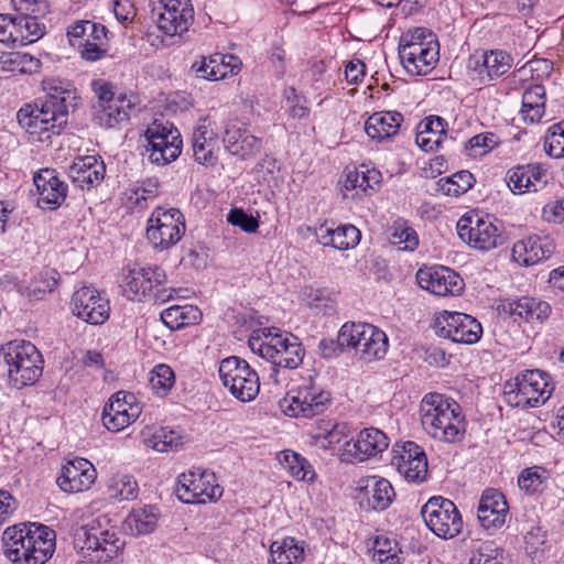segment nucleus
Masks as SVG:
<instances>
[{"mask_svg": "<svg viewBox=\"0 0 564 564\" xmlns=\"http://www.w3.org/2000/svg\"><path fill=\"white\" fill-rule=\"evenodd\" d=\"M14 46H24L40 40L45 33V25L37 18L13 15Z\"/></svg>", "mask_w": 564, "mask_h": 564, "instance_id": "nucleus-45", "label": "nucleus"}, {"mask_svg": "<svg viewBox=\"0 0 564 564\" xmlns=\"http://www.w3.org/2000/svg\"><path fill=\"white\" fill-rule=\"evenodd\" d=\"M270 554L274 564H294L302 557L303 549L295 543L294 539L289 538L281 542H273Z\"/></svg>", "mask_w": 564, "mask_h": 564, "instance_id": "nucleus-52", "label": "nucleus"}, {"mask_svg": "<svg viewBox=\"0 0 564 564\" xmlns=\"http://www.w3.org/2000/svg\"><path fill=\"white\" fill-rule=\"evenodd\" d=\"M11 384L18 389L34 383L42 373L41 356L30 341H10L2 347Z\"/></svg>", "mask_w": 564, "mask_h": 564, "instance_id": "nucleus-7", "label": "nucleus"}, {"mask_svg": "<svg viewBox=\"0 0 564 564\" xmlns=\"http://www.w3.org/2000/svg\"><path fill=\"white\" fill-rule=\"evenodd\" d=\"M402 122L403 115L398 111H379L367 119L365 131L372 140L381 142L397 135Z\"/></svg>", "mask_w": 564, "mask_h": 564, "instance_id": "nucleus-36", "label": "nucleus"}, {"mask_svg": "<svg viewBox=\"0 0 564 564\" xmlns=\"http://www.w3.org/2000/svg\"><path fill=\"white\" fill-rule=\"evenodd\" d=\"M133 107L134 102L131 98L120 94L111 102L96 110V121L101 127L115 128L129 120Z\"/></svg>", "mask_w": 564, "mask_h": 564, "instance_id": "nucleus-38", "label": "nucleus"}, {"mask_svg": "<svg viewBox=\"0 0 564 564\" xmlns=\"http://www.w3.org/2000/svg\"><path fill=\"white\" fill-rule=\"evenodd\" d=\"M315 235L317 241L324 247L329 246L340 251L354 249L361 238L360 230L350 224L339 225L336 228L323 224L316 229Z\"/></svg>", "mask_w": 564, "mask_h": 564, "instance_id": "nucleus-33", "label": "nucleus"}, {"mask_svg": "<svg viewBox=\"0 0 564 564\" xmlns=\"http://www.w3.org/2000/svg\"><path fill=\"white\" fill-rule=\"evenodd\" d=\"M55 532L42 524L9 527L2 535L4 556L14 564H44L55 551Z\"/></svg>", "mask_w": 564, "mask_h": 564, "instance_id": "nucleus-1", "label": "nucleus"}, {"mask_svg": "<svg viewBox=\"0 0 564 564\" xmlns=\"http://www.w3.org/2000/svg\"><path fill=\"white\" fill-rule=\"evenodd\" d=\"M332 403V394L312 380L290 391L281 400L282 411L291 417H312L326 411Z\"/></svg>", "mask_w": 564, "mask_h": 564, "instance_id": "nucleus-11", "label": "nucleus"}, {"mask_svg": "<svg viewBox=\"0 0 564 564\" xmlns=\"http://www.w3.org/2000/svg\"><path fill=\"white\" fill-rule=\"evenodd\" d=\"M373 557L381 564L398 563V544L384 536H377L373 543Z\"/></svg>", "mask_w": 564, "mask_h": 564, "instance_id": "nucleus-56", "label": "nucleus"}, {"mask_svg": "<svg viewBox=\"0 0 564 564\" xmlns=\"http://www.w3.org/2000/svg\"><path fill=\"white\" fill-rule=\"evenodd\" d=\"M546 184V171L539 164L519 165L507 174V185L513 193L538 192Z\"/></svg>", "mask_w": 564, "mask_h": 564, "instance_id": "nucleus-30", "label": "nucleus"}, {"mask_svg": "<svg viewBox=\"0 0 564 564\" xmlns=\"http://www.w3.org/2000/svg\"><path fill=\"white\" fill-rule=\"evenodd\" d=\"M389 231L391 243L399 250L413 251L419 246L416 231L402 218L394 220Z\"/></svg>", "mask_w": 564, "mask_h": 564, "instance_id": "nucleus-48", "label": "nucleus"}, {"mask_svg": "<svg viewBox=\"0 0 564 564\" xmlns=\"http://www.w3.org/2000/svg\"><path fill=\"white\" fill-rule=\"evenodd\" d=\"M142 436L148 447L160 453L177 449L181 445L180 435L175 431L166 427H159L154 431L147 427L142 431Z\"/></svg>", "mask_w": 564, "mask_h": 564, "instance_id": "nucleus-46", "label": "nucleus"}, {"mask_svg": "<svg viewBox=\"0 0 564 564\" xmlns=\"http://www.w3.org/2000/svg\"><path fill=\"white\" fill-rule=\"evenodd\" d=\"M166 282L165 271L158 265L128 269L121 288L123 295L131 301H142L151 296L154 288Z\"/></svg>", "mask_w": 564, "mask_h": 564, "instance_id": "nucleus-19", "label": "nucleus"}, {"mask_svg": "<svg viewBox=\"0 0 564 564\" xmlns=\"http://www.w3.org/2000/svg\"><path fill=\"white\" fill-rule=\"evenodd\" d=\"M219 377L224 387L241 402H250L259 394V375L237 356L227 357L220 362Z\"/></svg>", "mask_w": 564, "mask_h": 564, "instance_id": "nucleus-10", "label": "nucleus"}, {"mask_svg": "<svg viewBox=\"0 0 564 564\" xmlns=\"http://www.w3.org/2000/svg\"><path fill=\"white\" fill-rule=\"evenodd\" d=\"M108 492L118 501H128L138 497L139 488L132 476L117 475L110 479Z\"/></svg>", "mask_w": 564, "mask_h": 564, "instance_id": "nucleus-53", "label": "nucleus"}, {"mask_svg": "<svg viewBox=\"0 0 564 564\" xmlns=\"http://www.w3.org/2000/svg\"><path fill=\"white\" fill-rule=\"evenodd\" d=\"M15 15L37 18L47 12V4L44 0H12Z\"/></svg>", "mask_w": 564, "mask_h": 564, "instance_id": "nucleus-59", "label": "nucleus"}, {"mask_svg": "<svg viewBox=\"0 0 564 564\" xmlns=\"http://www.w3.org/2000/svg\"><path fill=\"white\" fill-rule=\"evenodd\" d=\"M185 232L184 216L177 208H155L147 228V239L154 249L166 250L176 245Z\"/></svg>", "mask_w": 564, "mask_h": 564, "instance_id": "nucleus-13", "label": "nucleus"}, {"mask_svg": "<svg viewBox=\"0 0 564 564\" xmlns=\"http://www.w3.org/2000/svg\"><path fill=\"white\" fill-rule=\"evenodd\" d=\"M508 510L507 500L500 491L486 489L479 501L478 519L485 529H498L505 524Z\"/></svg>", "mask_w": 564, "mask_h": 564, "instance_id": "nucleus-29", "label": "nucleus"}, {"mask_svg": "<svg viewBox=\"0 0 564 564\" xmlns=\"http://www.w3.org/2000/svg\"><path fill=\"white\" fill-rule=\"evenodd\" d=\"M174 383L175 375L170 366L160 364L155 366L151 371L150 384L158 395H166L167 392L173 388Z\"/></svg>", "mask_w": 564, "mask_h": 564, "instance_id": "nucleus-55", "label": "nucleus"}, {"mask_svg": "<svg viewBox=\"0 0 564 564\" xmlns=\"http://www.w3.org/2000/svg\"><path fill=\"white\" fill-rule=\"evenodd\" d=\"M202 312L193 305H173L161 313V321L172 330L197 324Z\"/></svg>", "mask_w": 564, "mask_h": 564, "instance_id": "nucleus-43", "label": "nucleus"}, {"mask_svg": "<svg viewBox=\"0 0 564 564\" xmlns=\"http://www.w3.org/2000/svg\"><path fill=\"white\" fill-rule=\"evenodd\" d=\"M545 88L535 84L528 87L522 95L520 115L523 121L538 123L545 112Z\"/></svg>", "mask_w": 564, "mask_h": 564, "instance_id": "nucleus-40", "label": "nucleus"}, {"mask_svg": "<svg viewBox=\"0 0 564 564\" xmlns=\"http://www.w3.org/2000/svg\"><path fill=\"white\" fill-rule=\"evenodd\" d=\"M145 152L149 161L155 165H166L175 161L182 152L180 131L170 123L156 120L145 130Z\"/></svg>", "mask_w": 564, "mask_h": 564, "instance_id": "nucleus-12", "label": "nucleus"}, {"mask_svg": "<svg viewBox=\"0 0 564 564\" xmlns=\"http://www.w3.org/2000/svg\"><path fill=\"white\" fill-rule=\"evenodd\" d=\"M91 87L95 95L98 98V104L96 106L97 110L105 107V105H108L109 102H111V100L116 99L117 97L112 91L111 84L102 79L94 80L91 83Z\"/></svg>", "mask_w": 564, "mask_h": 564, "instance_id": "nucleus-63", "label": "nucleus"}, {"mask_svg": "<svg viewBox=\"0 0 564 564\" xmlns=\"http://www.w3.org/2000/svg\"><path fill=\"white\" fill-rule=\"evenodd\" d=\"M447 122L438 116H430L417 126L415 143L423 151L431 152L438 149L444 141Z\"/></svg>", "mask_w": 564, "mask_h": 564, "instance_id": "nucleus-37", "label": "nucleus"}, {"mask_svg": "<svg viewBox=\"0 0 564 564\" xmlns=\"http://www.w3.org/2000/svg\"><path fill=\"white\" fill-rule=\"evenodd\" d=\"M475 183L474 175L468 171H459L452 176L441 178L438 185L446 195L459 196L473 187Z\"/></svg>", "mask_w": 564, "mask_h": 564, "instance_id": "nucleus-54", "label": "nucleus"}, {"mask_svg": "<svg viewBox=\"0 0 564 564\" xmlns=\"http://www.w3.org/2000/svg\"><path fill=\"white\" fill-rule=\"evenodd\" d=\"M513 58L505 51L496 50L473 55L468 61V67L486 74L489 79L498 78L512 67Z\"/></svg>", "mask_w": 564, "mask_h": 564, "instance_id": "nucleus-35", "label": "nucleus"}, {"mask_svg": "<svg viewBox=\"0 0 564 564\" xmlns=\"http://www.w3.org/2000/svg\"><path fill=\"white\" fill-rule=\"evenodd\" d=\"M553 386L550 376L539 369L525 370L503 384L506 402L513 408H535L551 397Z\"/></svg>", "mask_w": 564, "mask_h": 564, "instance_id": "nucleus-5", "label": "nucleus"}, {"mask_svg": "<svg viewBox=\"0 0 564 564\" xmlns=\"http://www.w3.org/2000/svg\"><path fill=\"white\" fill-rule=\"evenodd\" d=\"M542 218L547 223H564V196L552 200L542 208Z\"/></svg>", "mask_w": 564, "mask_h": 564, "instance_id": "nucleus-62", "label": "nucleus"}, {"mask_svg": "<svg viewBox=\"0 0 564 564\" xmlns=\"http://www.w3.org/2000/svg\"><path fill=\"white\" fill-rule=\"evenodd\" d=\"M196 73L202 77L209 80H219L228 76V72L221 69V64L214 62V55L208 61L204 59L203 63L196 68Z\"/></svg>", "mask_w": 564, "mask_h": 564, "instance_id": "nucleus-61", "label": "nucleus"}, {"mask_svg": "<svg viewBox=\"0 0 564 564\" xmlns=\"http://www.w3.org/2000/svg\"><path fill=\"white\" fill-rule=\"evenodd\" d=\"M18 121L28 133L44 142L52 135H57L67 124L68 111L59 109L54 104L35 102L26 105L18 111Z\"/></svg>", "mask_w": 564, "mask_h": 564, "instance_id": "nucleus-9", "label": "nucleus"}, {"mask_svg": "<svg viewBox=\"0 0 564 564\" xmlns=\"http://www.w3.org/2000/svg\"><path fill=\"white\" fill-rule=\"evenodd\" d=\"M96 477L94 465L86 458L76 457L63 466L56 481L63 491L74 494L88 490Z\"/></svg>", "mask_w": 564, "mask_h": 564, "instance_id": "nucleus-26", "label": "nucleus"}, {"mask_svg": "<svg viewBox=\"0 0 564 564\" xmlns=\"http://www.w3.org/2000/svg\"><path fill=\"white\" fill-rule=\"evenodd\" d=\"M459 238L470 248L489 251L502 243L501 230L488 217L465 215L457 223Z\"/></svg>", "mask_w": 564, "mask_h": 564, "instance_id": "nucleus-17", "label": "nucleus"}, {"mask_svg": "<svg viewBox=\"0 0 564 564\" xmlns=\"http://www.w3.org/2000/svg\"><path fill=\"white\" fill-rule=\"evenodd\" d=\"M248 344L253 354L272 364L274 373L275 367L295 369L303 361L304 348L299 338L274 327L253 330Z\"/></svg>", "mask_w": 564, "mask_h": 564, "instance_id": "nucleus-3", "label": "nucleus"}, {"mask_svg": "<svg viewBox=\"0 0 564 564\" xmlns=\"http://www.w3.org/2000/svg\"><path fill=\"white\" fill-rule=\"evenodd\" d=\"M70 306L76 317L91 325L104 324L110 315L108 299L90 286L76 290L72 296Z\"/></svg>", "mask_w": 564, "mask_h": 564, "instance_id": "nucleus-21", "label": "nucleus"}, {"mask_svg": "<svg viewBox=\"0 0 564 564\" xmlns=\"http://www.w3.org/2000/svg\"><path fill=\"white\" fill-rule=\"evenodd\" d=\"M367 488L370 489L367 498L368 506L376 511L386 510L395 497L392 485L386 478L376 476L369 478Z\"/></svg>", "mask_w": 564, "mask_h": 564, "instance_id": "nucleus-44", "label": "nucleus"}, {"mask_svg": "<svg viewBox=\"0 0 564 564\" xmlns=\"http://www.w3.org/2000/svg\"><path fill=\"white\" fill-rule=\"evenodd\" d=\"M416 280L422 289L438 296L459 295L464 290L463 279L447 267L420 269Z\"/></svg>", "mask_w": 564, "mask_h": 564, "instance_id": "nucleus-23", "label": "nucleus"}, {"mask_svg": "<svg viewBox=\"0 0 564 564\" xmlns=\"http://www.w3.org/2000/svg\"><path fill=\"white\" fill-rule=\"evenodd\" d=\"M435 334L454 343L473 345L482 334L481 324L473 316L459 312L443 311L434 321Z\"/></svg>", "mask_w": 564, "mask_h": 564, "instance_id": "nucleus-16", "label": "nucleus"}, {"mask_svg": "<svg viewBox=\"0 0 564 564\" xmlns=\"http://www.w3.org/2000/svg\"><path fill=\"white\" fill-rule=\"evenodd\" d=\"M158 26L170 36L182 35L194 21L189 0H159Z\"/></svg>", "mask_w": 564, "mask_h": 564, "instance_id": "nucleus-22", "label": "nucleus"}, {"mask_svg": "<svg viewBox=\"0 0 564 564\" xmlns=\"http://www.w3.org/2000/svg\"><path fill=\"white\" fill-rule=\"evenodd\" d=\"M45 91L44 102H52L55 107L69 111L74 107L76 100V91L69 82H65L55 77L45 78L43 82Z\"/></svg>", "mask_w": 564, "mask_h": 564, "instance_id": "nucleus-39", "label": "nucleus"}, {"mask_svg": "<svg viewBox=\"0 0 564 564\" xmlns=\"http://www.w3.org/2000/svg\"><path fill=\"white\" fill-rule=\"evenodd\" d=\"M350 427L345 422L321 420L312 433L314 444L322 449L333 451L350 441Z\"/></svg>", "mask_w": 564, "mask_h": 564, "instance_id": "nucleus-34", "label": "nucleus"}, {"mask_svg": "<svg viewBox=\"0 0 564 564\" xmlns=\"http://www.w3.org/2000/svg\"><path fill=\"white\" fill-rule=\"evenodd\" d=\"M223 142L230 154L241 159L256 155L262 148V140L260 138L249 134L236 122L226 126Z\"/></svg>", "mask_w": 564, "mask_h": 564, "instance_id": "nucleus-32", "label": "nucleus"}, {"mask_svg": "<svg viewBox=\"0 0 564 564\" xmlns=\"http://www.w3.org/2000/svg\"><path fill=\"white\" fill-rule=\"evenodd\" d=\"M388 447L389 438L382 431L367 427L358 433L356 440L346 441V444L339 448V459L347 464L365 462Z\"/></svg>", "mask_w": 564, "mask_h": 564, "instance_id": "nucleus-18", "label": "nucleus"}, {"mask_svg": "<svg viewBox=\"0 0 564 564\" xmlns=\"http://www.w3.org/2000/svg\"><path fill=\"white\" fill-rule=\"evenodd\" d=\"M106 173L105 163L94 155L77 158L68 169L73 183L82 189L99 185Z\"/></svg>", "mask_w": 564, "mask_h": 564, "instance_id": "nucleus-31", "label": "nucleus"}, {"mask_svg": "<svg viewBox=\"0 0 564 564\" xmlns=\"http://www.w3.org/2000/svg\"><path fill=\"white\" fill-rule=\"evenodd\" d=\"M194 160L206 166L217 162L218 133L208 119H200L192 135Z\"/></svg>", "mask_w": 564, "mask_h": 564, "instance_id": "nucleus-27", "label": "nucleus"}, {"mask_svg": "<svg viewBox=\"0 0 564 564\" xmlns=\"http://www.w3.org/2000/svg\"><path fill=\"white\" fill-rule=\"evenodd\" d=\"M74 547L91 561L107 563L119 555L123 549V541L116 530H104L99 523H91L77 528L73 539Z\"/></svg>", "mask_w": 564, "mask_h": 564, "instance_id": "nucleus-8", "label": "nucleus"}, {"mask_svg": "<svg viewBox=\"0 0 564 564\" xmlns=\"http://www.w3.org/2000/svg\"><path fill=\"white\" fill-rule=\"evenodd\" d=\"M391 464L409 481H422L427 474L426 455L414 442H405L400 449H394Z\"/></svg>", "mask_w": 564, "mask_h": 564, "instance_id": "nucleus-24", "label": "nucleus"}, {"mask_svg": "<svg viewBox=\"0 0 564 564\" xmlns=\"http://www.w3.org/2000/svg\"><path fill=\"white\" fill-rule=\"evenodd\" d=\"M337 343L340 347L355 350L365 361L382 359L388 350L387 335L367 323H346L339 329Z\"/></svg>", "mask_w": 564, "mask_h": 564, "instance_id": "nucleus-6", "label": "nucleus"}, {"mask_svg": "<svg viewBox=\"0 0 564 564\" xmlns=\"http://www.w3.org/2000/svg\"><path fill=\"white\" fill-rule=\"evenodd\" d=\"M525 551L532 560H541L546 543V531L540 527H533L524 536Z\"/></svg>", "mask_w": 564, "mask_h": 564, "instance_id": "nucleus-57", "label": "nucleus"}, {"mask_svg": "<svg viewBox=\"0 0 564 564\" xmlns=\"http://www.w3.org/2000/svg\"><path fill=\"white\" fill-rule=\"evenodd\" d=\"M159 193L158 180L149 178L130 185L123 193L126 205L130 210H142L148 207L149 200L154 199Z\"/></svg>", "mask_w": 564, "mask_h": 564, "instance_id": "nucleus-41", "label": "nucleus"}, {"mask_svg": "<svg viewBox=\"0 0 564 564\" xmlns=\"http://www.w3.org/2000/svg\"><path fill=\"white\" fill-rule=\"evenodd\" d=\"M550 480V471L541 466L523 469L518 477L519 488L529 495L542 492Z\"/></svg>", "mask_w": 564, "mask_h": 564, "instance_id": "nucleus-50", "label": "nucleus"}, {"mask_svg": "<svg viewBox=\"0 0 564 564\" xmlns=\"http://www.w3.org/2000/svg\"><path fill=\"white\" fill-rule=\"evenodd\" d=\"M398 50L401 64L410 75H427L438 62L440 45L434 33L426 28L404 32Z\"/></svg>", "mask_w": 564, "mask_h": 564, "instance_id": "nucleus-4", "label": "nucleus"}, {"mask_svg": "<svg viewBox=\"0 0 564 564\" xmlns=\"http://www.w3.org/2000/svg\"><path fill=\"white\" fill-rule=\"evenodd\" d=\"M554 243L547 236H530L512 247V258L521 265L530 267L551 257Z\"/></svg>", "mask_w": 564, "mask_h": 564, "instance_id": "nucleus-28", "label": "nucleus"}, {"mask_svg": "<svg viewBox=\"0 0 564 564\" xmlns=\"http://www.w3.org/2000/svg\"><path fill=\"white\" fill-rule=\"evenodd\" d=\"M421 424L433 438L459 442L465 434V422L460 405L441 393H427L420 403Z\"/></svg>", "mask_w": 564, "mask_h": 564, "instance_id": "nucleus-2", "label": "nucleus"}, {"mask_svg": "<svg viewBox=\"0 0 564 564\" xmlns=\"http://www.w3.org/2000/svg\"><path fill=\"white\" fill-rule=\"evenodd\" d=\"M381 180L380 171L361 165L360 170H352L346 173L344 187L347 191L359 189L365 195H371L379 188Z\"/></svg>", "mask_w": 564, "mask_h": 564, "instance_id": "nucleus-42", "label": "nucleus"}, {"mask_svg": "<svg viewBox=\"0 0 564 564\" xmlns=\"http://www.w3.org/2000/svg\"><path fill=\"white\" fill-rule=\"evenodd\" d=\"M534 304L533 297H521L519 300L509 302L505 310L514 318V321L524 319L531 322L532 305Z\"/></svg>", "mask_w": 564, "mask_h": 564, "instance_id": "nucleus-60", "label": "nucleus"}, {"mask_svg": "<svg viewBox=\"0 0 564 564\" xmlns=\"http://www.w3.org/2000/svg\"><path fill=\"white\" fill-rule=\"evenodd\" d=\"M175 495L184 503H206L219 499L223 488L214 473L189 470L180 475Z\"/></svg>", "mask_w": 564, "mask_h": 564, "instance_id": "nucleus-15", "label": "nucleus"}, {"mask_svg": "<svg viewBox=\"0 0 564 564\" xmlns=\"http://www.w3.org/2000/svg\"><path fill=\"white\" fill-rule=\"evenodd\" d=\"M142 406L134 394L118 391L111 395L102 411L104 426L111 432H120L132 424L141 414Z\"/></svg>", "mask_w": 564, "mask_h": 564, "instance_id": "nucleus-20", "label": "nucleus"}, {"mask_svg": "<svg viewBox=\"0 0 564 564\" xmlns=\"http://www.w3.org/2000/svg\"><path fill=\"white\" fill-rule=\"evenodd\" d=\"M421 514L427 528L438 538L453 539L462 532V516L449 499L441 496L430 498L422 507Z\"/></svg>", "mask_w": 564, "mask_h": 564, "instance_id": "nucleus-14", "label": "nucleus"}, {"mask_svg": "<svg viewBox=\"0 0 564 564\" xmlns=\"http://www.w3.org/2000/svg\"><path fill=\"white\" fill-rule=\"evenodd\" d=\"M106 42L101 41H91L90 39H85V43L82 48V57L88 62H96L102 58L106 55V50L104 48Z\"/></svg>", "mask_w": 564, "mask_h": 564, "instance_id": "nucleus-64", "label": "nucleus"}, {"mask_svg": "<svg viewBox=\"0 0 564 564\" xmlns=\"http://www.w3.org/2000/svg\"><path fill=\"white\" fill-rule=\"evenodd\" d=\"M227 221L248 234H253L259 228L258 218L247 214L241 208H232L227 215Z\"/></svg>", "mask_w": 564, "mask_h": 564, "instance_id": "nucleus-58", "label": "nucleus"}, {"mask_svg": "<svg viewBox=\"0 0 564 564\" xmlns=\"http://www.w3.org/2000/svg\"><path fill=\"white\" fill-rule=\"evenodd\" d=\"M39 194L37 206L46 210L57 209L67 196V184L53 169H42L33 177Z\"/></svg>", "mask_w": 564, "mask_h": 564, "instance_id": "nucleus-25", "label": "nucleus"}, {"mask_svg": "<svg viewBox=\"0 0 564 564\" xmlns=\"http://www.w3.org/2000/svg\"><path fill=\"white\" fill-rule=\"evenodd\" d=\"M126 524L134 535L148 534L156 528L158 514L152 507L134 509L128 516Z\"/></svg>", "mask_w": 564, "mask_h": 564, "instance_id": "nucleus-49", "label": "nucleus"}, {"mask_svg": "<svg viewBox=\"0 0 564 564\" xmlns=\"http://www.w3.org/2000/svg\"><path fill=\"white\" fill-rule=\"evenodd\" d=\"M0 64L3 70L19 74H32L36 72L41 65L37 58L22 52L3 54Z\"/></svg>", "mask_w": 564, "mask_h": 564, "instance_id": "nucleus-51", "label": "nucleus"}, {"mask_svg": "<svg viewBox=\"0 0 564 564\" xmlns=\"http://www.w3.org/2000/svg\"><path fill=\"white\" fill-rule=\"evenodd\" d=\"M282 467L295 479L303 481H313L315 479V470L312 465L297 453L293 451H283L279 456Z\"/></svg>", "mask_w": 564, "mask_h": 564, "instance_id": "nucleus-47", "label": "nucleus"}]
</instances>
